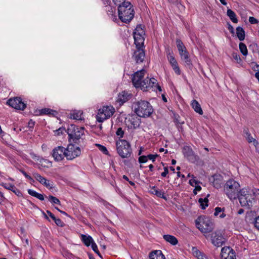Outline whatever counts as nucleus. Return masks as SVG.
I'll return each mask as SVG.
<instances>
[{
	"mask_svg": "<svg viewBox=\"0 0 259 259\" xmlns=\"http://www.w3.org/2000/svg\"><path fill=\"white\" fill-rule=\"evenodd\" d=\"M256 189H252L249 187H245L239 191L238 197L240 205L243 207L250 208L255 202Z\"/></svg>",
	"mask_w": 259,
	"mask_h": 259,
	"instance_id": "nucleus-1",
	"label": "nucleus"
},
{
	"mask_svg": "<svg viewBox=\"0 0 259 259\" xmlns=\"http://www.w3.org/2000/svg\"><path fill=\"white\" fill-rule=\"evenodd\" d=\"M118 13L120 20L124 23L130 22L135 15L133 6L129 2H123L118 5Z\"/></svg>",
	"mask_w": 259,
	"mask_h": 259,
	"instance_id": "nucleus-2",
	"label": "nucleus"
},
{
	"mask_svg": "<svg viewBox=\"0 0 259 259\" xmlns=\"http://www.w3.org/2000/svg\"><path fill=\"white\" fill-rule=\"evenodd\" d=\"M240 189L239 183L234 179H229L224 185V192L231 200L237 199Z\"/></svg>",
	"mask_w": 259,
	"mask_h": 259,
	"instance_id": "nucleus-3",
	"label": "nucleus"
},
{
	"mask_svg": "<svg viewBox=\"0 0 259 259\" xmlns=\"http://www.w3.org/2000/svg\"><path fill=\"white\" fill-rule=\"evenodd\" d=\"M133 107L135 112L141 117H149L153 112L152 106L146 101L141 100L136 102L134 103Z\"/></svg>",
	"mask_w": 259,
	"mask_h": 259,
	"instance_id": "nucleus-4",
	"label": "nucleus"
},
{
	"mask_svg": "<svg viewBox=\"0 0 259 259\" xmlns=\"http://www.w3.org/2000/svg\"><path fill=\"white\" fill-rule=\"evenodd\" d=\"M196 227L202 233L210 232L213 227V223L208 217L201 216L195 220Z\"/></svg>",
	"mask_w": 259,
	"mask_h": 259,
	"instance_id": "nucleus-5",
	"label": "nucleus"
},
{
	"mask_svg": "<svg viewBox=\"0 0 259 259\" xmlns=\"http://www.w3.org/2000/svg\"><path fill=\"white\" fill-rule=\"evenodd\" d=\"M116 145L117 153L121 158H128L131 156L132 149L127 141L119 139L116 141Z\"/></svg>",
	"mask_w": 259,
	"mask_h": 259,
	"instance_id": "nucleus-6",
	"label": "nucleus"
},
{
	"mask_svg": "<svg viewBox=\"0 0 259 259\" xmlns=\"http://www.w3.org/2000/svg\"><path fill=\"white\" fill-rule=\"evenodd\" d=\"M141 89L144 92L152 90L156 92L158 91L159 92H162L160 86L158 84L157 80L153 78L146 77L143 79V83L141 85Z\"/></svg>",
	"mask_w": 259,
	"mask_h": 259,
	"instance_id": "nucleus-7",
	"label": "nucleus"
},
{
	"mask_svg": "<svg viewBox=\"0 0 259 259\" xmlns=\"http://www.w3.org/2000/svg\"><path fill=\"white\" fill-rule=\"evenodd\" d=\"M67 133L70 139H72L74 142H76L84 136V128L71 124L68 126Z\"/></svg>",
	"mask_w": 259,
	"mask_h": 259,
	"instance_id": "nucleus-8",
	"label": "nucleus"
},
{
	"mask_svg": "<svg viewBox=\"0 0 259 259\" xmlns=\"http://www.w3.org/2000/svg\"><path fill=\"white\" fill-rule=\"evenodd\" d=\"M145 34L144 27L141 25H137L134 32L135 44L137 49L143 48Z\"/></svg>",
	"mask_w": 259,
	"mask_h": 259,
	"instance_id": "nucleus-9",
	"label": "nucleus"
},
{
	"mask_svg": "<svg viewBox=\"0 0 259 259\" xmlns=\"http://www.w3.org/2000/svg\"><path fill=\"white\" fill-rule=\"evenodd\" d=\"M114 112L115 109L113 106H103L99 110L97 115V119L99 122H102L112 116Z\"/></svg>",
	"mask_w": 259,
	"mask_h": 259,
	"instance_id": "nucleus-10",
	"label": "nucleus"
},
{
	"mask_svg": "<svg viewBox=\"0 0 259 259\" xmlns=\"http://www.w3.org/2000/svg\"><path fill=\"white\" fill-rule=\"evenodd\" d=\"M65 150L66 158L67 160H72L79 156L81 153L80 147L73 144L68 145Z\"/></svg>",
	"mask_w": 259,
	"mask_h": 259,
	"instance_id": "nucleus-11",
	"label": "nucleus"
},
{
	"mask_svg": "<svg viewBox=\"0 0 259 259\" xmlns=\"http://www.w3.org/2000/svg\"><path fill=\"white\" fill-rule=\"evenodd\" d=\"M52 155L54 159L56 161H60L64 158L66 157L65 148L63 146H58L55 147L52 152Z\"/></svg>",
	"mask_w": 259,
	"mask_h": 259,
	"instance_id": "nucleus-12",
	"label": "nucleus"
},
{
	"mask_svg": "<svg viewBox=\"0 0 259 259\" xmlns=\"http://www.w3.org/2000/svg\"><path fill=\"white\" fill-rule=\"evenodd\" d=\"M211 243L217 247H220L225 242V239L220 231H215L211 235Z\"/></svg>",
	"mask_w": 259,
	"mask_h": 259,
	"instance_id": "nucleus-13",
	"label": "nucleus"
},
{
	"mask_svg": "<svg viewBox=\"0 0 259 259\" xmlns=\"http://www.w3.org/2000/svg\"><path fill=\"white\" fill-rule=\"evenodd\" d=\"M145 72L146 71L144 69H142L140 71H137L134 74L132 77V82L136 88H140L141 89L143 83L142 78Z\"/></svg>",
	"mask_w": 259,
	"mask_h": 259,
	"instance_id": "nucleus-14",
	"label": "nucleus"
},
{
	"mask_svg": "<svg viewBox=\"0 0 259 259\" xmlns=\"http://www.w3.org/2000/svg\"><path fill=\"white\" fill-rule=\"evenodd\" d=\"M7 104L12 107L18 110H23L26 108V104L22 102L20 98L18 97L9 99L7 102Z\"/></svg>",
	"mask_w": 259,
	"mask_h": 259,
	"instance_id": "nucleus-15",
	"label": "nucleus"
},
{
	"mask_svg": "<svg viewBox=\"0 0 259 259\" xmlns=\"http://www.w3.org/2000/svg\"><path fill=\"white\" fill-rule=\"evenodd\" d=\"M221 256L222 259H236L235 252L228 246H225L222 248Z\"/></svg>",
	"mask_w": 259,
	"mask_h": 259,
	"instance_id": "nucleus-16",
	"label": "nucleus"
},
{
	"mask_svg": "<svg viewBox=\"0 0 259 259\" xmlns=\"http://www.w3.org/2000/svg\"><path fill=\"white\" fill-rule=\"evenodd\" d=\"M209 181L214 187L219 189L223 183V177L220 175L215 174L209 179Z\"/></svg>",
	"mask_w": 259,
	"mask_h": 259,
	"instance_id": "nucleus-17",
	"label": "nucleus"
},
{
	"mask_svg": "<svg viewBox=\"0 0 259 259\" xmlns=\"http://www.w3.org/2000/svg\"><path fill=\"white\" fill-rule=\"evenodd\" d=\"M183 152L185 157L190 161H194L196 159L195 155L192 148L189 146H185L183 149Z\"/></svg>",
	"mask_w": 259,
	"mask_h": 259,
	"instance_id": "nucleus-18",
	"label": "nucleus"
},
{
	"mask_svg": "<svg viewBox=\"0 0 259 259\" xmlns=\"http://www.w3.org/2000/svg\"><path fill=\"white\" fill-rule=\"evenodd\" d=\"M131 96L132 95L131 94L125 91H122L118 94L117 101L119 103L120 105L123 104L131 98Z\"/></svg>",
	"mask_w": 259,
	"mask_h": 259,
	"instance_id": "nucleus-19",
	"label": "nucleus"
},
{
	"mask_svg": "<svg viewBox=\"0 0 259 259\" xmlns=\"http://www.w3.org/2000/svg\"><path fill=\"white\" fill-rule=\"evenodd\" d=\"M137 50H138L134 53V57L137 63L141 64L143 62L145 57V53L143 48Z\"/></svg>",
	"mask_w": 259,
	"mask_h": 259,
	"instance_id": "nucleus-20",
	"label": "nucleus"
},
{
	"mask_svg": "<svg viewBox=\"0 0 259 259\" xmlns=\"http://www.w3.org/2000/svg\"><path fill=\"white\" fill-rule=\"evenodd\" d=\"M191 105L192 108L194 110V111L198 113L200 115L203 114V110L201 108L200 104L198 103L197 101H196V100H193L191 101Z\"/></svg>",
	"mask_w": 259,
	"mask_h": 259,
	"instance_id": "nucleus-21",
	"label": "nucleus"
},
{
	"mask_svg": "<svg viewBox=\"0 0 259 259\" xmlns=\"http://www.w3.org/2000/svg\"><path fill=\"white\" fill-rule=\"evenodd\" d=\"M80 239L87 246H89L94 241L93 238L89 235L81 234Z\"/></svg>",
	"mask_w": 259,
	"mask_h": 259,
	"instance_id": "nucleus-22",
	"label": "nucleus"
},
{
	"mask_svg": "<svg viewBox=\"0 0 259 259\" xmlns=\"http://www.w3.org/2000/svg\"><path fill=\"white\" fill-rule=\"evenodd\" d=\"M193 254L198 259H208L207 257L201 252L197 247H193L192 248Z\"/></svg>",
	"mask_w": 259,
	"mask_h": 259,
	"instance_id": "nucleus-23",
	"label": "nucleus"
},
{
	"mask_svg": "<svg viewBox=\"0 0 259 259\" xmlns=\"http://www.w3.org/2000/svg\"><path fill=\"white\" fill-rule=\"evenodd\" d=\"M163 238L166 242L172 245H176L178 243V239L174 236L168 234L164 235Z\"/></svg>",
	"mask_w": 259,
	"mask_h": 259,
	"instance_id": "nucleus-24",
	"label": "nucleus"
},
{
	"mask_svg": "<svg viewBox=\"0 0 259 259\" xmlns=\"http://www.w3.org/2000/svg\"><path fill=\"white\" fill-rule=\"evenodd\" d=\"M150 259H165L164 255L160 250H155L150 253Z\"/></svg>",
	"mask_w": 259,
	"mask_h": 259,
	"instance_id": "nucleus-25",
	"label": "nucleus"
},
{
	"mask_svg": "<svg viewBox=\"0 0 259 259\" xmlns=\"http://www.w3.org/2000/svg\"><path fill=\"white\" fill-rule=\"evenodd\" d=\"M82 112L78 110H73L69 114L71 119L82 120Z\"/></svg>",
	"mask_w": 259,
	"mask_h": 259,
	"instance_id": "nucleus-26",
	"label": "nucleus"
},
{
	"mask_svg": "<svg viewBox=\"0 0 259 259\" xmlns=\"http://www.w3.org/2000/svg\"><path fill=\"white\" fill-rule=\"evenodd\" d=\"M236 35L240 41H242L244 39L245 31L242 27H237L236 28Z\"/></svg>",
	"mask_w": 259,
	"mask_h": 259,
	"instance_id": "nucleus-27",
	"label": "nucleus"
},
{
	"mask_svg": "<svg viewBox=\"0 0 259 259\" xmlns=\"http://www.w3.org/2000/svg\"><path fill=\"white\" fill-rule=\"evenodd\" d=\"M227 15L229 17L230 20L234 23H238V19L236 17L235 13L231 9H228L227 11Z\"/></svg>",
	"mask_w": 259,
	"mask_h": 259,
	"instance_id": "nucleus-28",
	"label": "nucleus"
},
{
	"mask_svg": "<svg viewBox=\"0 0 259 259\" xmlns=\"http://www.w3.org/2000/svg\"><path fill=\"white\" fill-rule=\"evenodd\" d=\"M151 193L156 195L158 197L164 199L165 198V197L164 195V192L162 190H158L155 187H153L151 188Z\"/></svg>",
	"mask_w": 259,
	"mask_h": 259,
	"instance_id": "nucleus-29",
	"label": "nucleus"
},
{
	"mask_svg": "<svg viewBox=\"0 0 259 259\" xmlns=\"http://www.w3.org/2000/svg\"><path fill=\"white\" fill-rule=\"evenodd\" d=\"M0 185L4 187L5 189L7 190H11L16 193V190H17V189L15 187L14 185L12 184L2 183L0 184Z\"/></svg>",
	"mask_w": 259,
	"mask_h": 259,
	"instance_id": "nucleus-30",
	"label": "nucleus"
},
{
	"mask_svg": "<svg viewBox=\"0 0 259 259\" xmlns=\"http://www.w3.org/2000/svg\"><path fill=\"white\" fill-rule=\"evenodd\" d=\"M200 205L202 209H204L208 206V200L207 197L204 198H200L198 200Z\"/></svg>",
	"mask_w": 259,
	"mask_h": 259,
	"instance_id": "nucleus-31",
	"label": "nucleus"
},
{
	"mask_svg": "<svg viewBox=\"0 0 259 259\" xmlns=\"http://www.w3.org/2000/svg\"><path fill=\"white\" fill-rule=\"evenodd\" d=\"M33 177L38 181L40 184H42L45 183V180L46 179L43 177H42L37 172H34L33 174Z\"/></svg>",
	"mask_w": 259,
	"mask_h": 259,
	"instance_id": "nucleus-32",
	"label": "nucleus"
},
{
	"mask_svg": "<svg viewBox=\"0 0 259 259\" xmlns=\"http://www.w3.org/2000/svg\"><path fill=\"white\" fill-rule=\"evenodd\" d=\"M41 114H46V115H54L57 113V112L52 109L48 108H44L41 110Z\"/></svg>",
	"mask_w": 259,
	"mask_h": 259,
	"instance_id": "nucleus-33",
	"label": "nucleus"
},
{
	"mask_svg": "<svg viewBox=\"0 0 259 259\" xmlns=\"http://www.w3.org/2000/svg\"><path fill=\"white\" fill-rule=\"evenodd\" d=\"M179 53L181 56V59L184 60L185 63H189V54L187 50H185L184 51H183V52H180Z\"/></svg>",
	"mask_w": 259,
	"mask_h": 259,
	"instance_id": "nucleus-34",
	"label": "nucleus"
},
{
	"mask_svg": "<svg viewBox=\"0 0 259 259\" xmlns=\"http://www.w3.org/2000/svg\"><path fill=\"white\" fill-rule=\"evenodd\" d=\"M239 50H240V52H241V53L243 55L246 56L248 54V51H247V47H246V45L242 42H240L239 44Z\"/></svg>",
	"mask_w": 259,
	"mask_h": 259,
	"instance_id": "nucleus-35",
	"label": "nucleus"
},
{
	"mask_svg": "<svg viewBox=\"0 0 259 259\" xmlns=\"http://www.w3.org/2000/svg\"><path fill=\"white\" fill-rule=\"evenodd\" d=\"M176 42L179 53L183 52V51L186 50V47L181 40H177Z\"/></svg>",
	"mask_w": 259,
	"mask_h": 259,
	"instance_id": "nucleus-36",
	"label": "nucleus"
},
{
	"mask_svg": "<svg viewBox=\"0 0 259 259\" xmlns=\"http://www.w3.org/2000/svg\"><path fill=\"white\" fill-rule=\"evenodd\" d=\"M49 200L52 203L54 204H58L60 205V200L56 197L50 195L49 196Z\"/></svg>",
	"mask_w": 259,
	"mask_h": 259,
	"instance_id": "nucleus-37",
	"label": "nucleus"
},
{
	"mask_svg": "<svg viewBox=\"0 0 259 259\" xmlns=\"http://www.w3.org/2000/svg\"><path fill=\"white\" fill-rule=\"evenodd\" d=\"M45 181V183H43L42 185L45 186L47 188L49 189H51L53 188L54 183L52 181H51L47 179H46Z\"/></svg>",
	"mask_w": 259,
	"mask_h": 259,
	"instance_id": "nucleus-38",
	"label": "nucleus"
},
{
	"mask_svg": "<svg viewBox=\"0 0 259 259\" xmlns=\"http://www.w3.org/2000/svg\"><path fill=\"white\" fill-rule=\"evenodd\" d=\"M192 179L189 180V184L193 187L196 186L198 184H199L200 182L196 179V178L194 176H192Z\"/></svg>",
	"mask_w": 259,
	"mask_h": 259,
	"instance_id": "nucleus-39",
	"label": "nucleus"
},
{
	"mask_svg": "<svg viewBox=\"0 0 259 259\" xmlns=\"http://www.w3.org/2000/svg\"><path fill=\"white\" fill-rule=\"evenodd\" d=\"M168 59L169 60V63L171 64V65H174L175 64L177 63V62H176V60L174 56V55L170 53H169L168 55Z\"/></svg>",
	"mask_w": 259,
	"mask_h": 259,
	"instance_id": "nucleus-40",
	"label": "nucleus"
},
{
	"mask_svg": "<svg viewBox=\"0 0 259 259\" xmlns=\"http://www.w3.org/2000/svg\"><path fill=\"white\" fill-rule=\"evenodd\" d=\"M65 131V128L63 127H60L58 130H56L54 131L55 135L56 136H59L60 134H62Z\"/></svg>",
	"mask_w": 259,
	"mask_h": 259,
	"instance_id": "nucleus-41",
	"label": "nucleus"
},
{
	"mask_svg": "<svg viewBox=\"0 0 259 259\" xmlns=\"http://www.w3.org/2000/svg\"><path fill=\"white\" fill-rule=\"evenodd\" d=\"M245 137L248 143H251L255 139L253 138L248 132L245 133Z\"/></svg>",
	"mask_w": 259,
	"mask_h": 259,
	"instance_id": "nucleus-42",
	"label": "nucleus"
},
{
	"mask_svg": "<svg viewBox=\"0 0 259 259\" xmlns=\"http://www.w3.org/2000/svg\"><path fill=\"white\" fill-rule=\"evenodd\" d=\"M97 146L99 147L101 151H102L105 154H108V150L105 146L101 145L100 144H97Z\"/></svg>",
	"mask_w": 259,
	"mask_h": 259,
	"instance_id": "nucleus-43",
	"label": "nucleus"
},
{
	"mask_svg": "<svg viewBox=\"0 0 259 259\" xmlns=\"http://www.w3.org/2000/svg\"><path fill=\"white\" fill-rule=\"evenodd\" d=\"M148 156H141L139 157V162L140 163H145L148 160Z\"/></svg>",
	"mask_w": 259,
	"mask_h": 259,
	"instance_id": "nucleus-44",
	"label": "nucleus"
},
{
	"mask_svg": "<svg viewBox=\"0 0 259 259\" xmlns=\"http://www.w3.org/2000/svg\"><path fill=\"white\" fill-rule=\"evenodd\" d=\"M54 221L56 224L58 226L63 227L64 226V223L60 219L55 218Z\"/></svg>",
	"mask_w": 259,
	"mask_h": 259,
	"instance_id": "nucleus-45",
	"label": "nucleus"
},
{
	"mask_svg": "<svg viewBox=\"0 0 259 259\" xmlns=\"http://www.w3.org/2000/svg\"><path fill=\"white\" fill-rule=\"evenodd\" d=\"M91 247L92 248V249L97 253L99 254V251L98 249L97 245L95 243V242L94 241L91 244Z\"/></svg>",
	"mask_w": 259,
	"mask_h": 259,
	"instance_id": "nucleus-46",
	"label": "nucleus"
},
{
	"mask_svg": "<svg viewBox=\"0 0 259 259\" xmlns=\"http://www.w3.org/2000/svg\"><path fill=\"white\" fill-rule=\"evenodd\" d=\"M148 159L152 160V162H154L155 160L156 157L158 156L157 154H149L147 155Z\"/></svg>",
	"mask_w": 259,
	"mask_h": 259,
	"instance_id": "nucleus-47",
	"label": "nucleus"
},
{
	"mask_svg": "<svg viewBox=\"0 0 259 259\" xmlns=\"http://www.w3.org/2000/svg\"><path fill=\"white\" fill-rule=\"evenodd\" d=\"M249 22L251 24H257L258 22V20L253 17H249Z\"/></svg>",
	"mask_w": 259,
	"mask_h": 259,
	"instance_id": "nucleus-48",
	"label": "nucleus"
},
{
	"mask_svg": "<svg viewBox=\"0 0 259 259\" xmlns=\"http://www.w3.org/2000/svg\"><path fill=\"white\" fill-rule=\"evenodd\" d=\"M19 170L25 177V178L29 179V180L33 181V179L30 176L27 175L24 170L23 169H20Z\"/></svg>",
	"mask_w": 259,
	"mask_h": 259,
	"instance_id": "nucleus-49",
	"label": "nucleus"
},
{
	"mask_svg": "<svg viewBox=\"0 0 259 259\" xmlns=\"http://www.w3.org/2000/svg\"><path fill=\"white\" fill-rule=\"evenodd\" d=\"M259 66H254V67L253 68V69L254 71H256V72L255 74V76L256 78L258 79L259 81V69H258V67Z\"/></svg>",
	"mask_w": 259,
	"mask_h": 259,
	"instance_id": "nucleus-50",
	"label": "nucleus"
},
{
	"mask_svg": "<svg viewBox=\"0 0 259 259\" xmlns=\"http://www.w3.org/2000/svg\"><path fill=\"white\" fill-rule=\"evenodd\" d=\"M194 187L195 189L193 190V193L195 195H196L197 194V192L200 191L201 190V187L199 185V184L196 185V186H194Z\"/></svg>",
	"mask_w": 259,
	"mask_h": 259,
	"instance_id": "nucleus-51",
	"label": "nucleus"
},
{
	"mask_svg": "<svg viewBox=\"0 0 259 259\" xmlns=\"http://www.w3.org/2000/svg\"><path fill=\"white\" fill-rule=\"evenodd\" d=\"M116 135L122 137L124 135V132L122 130L121 128H118L116 131Z\"/></svg>",
	"mask_w": 259,
	"mask_h": 259,
	"instance_id": "nucleus-52",
	"label": "nucleus"
},
{
	"mask_svg": "<svg viewBox=\"0 0 259 259\" xmlns=\"http://www.w3.org/2000/svg\"><path fill=\"white\" fill-rule=\"evenodd\" d=\"M222 209L221 208L219 207H217L215 208V212L214 213V215L215 216H217V215H218L219 214V213L222 212Z\"/></svg>",
	"mask_w": 259,
	"mask_h": 259,
	"instance_id": "nucleus-53",
	"label": "nucleus"
},
{
	"mask_svg": "<svg viewBox=\"0 0 259 259\" xmlns=\"http://www.w3.org/2000/svg\"><path fill=\"white\" fill-rule=\"evenodd\" d=\"M28 193L29 195L33 196V197H36L37 194L38 193L37 192H36L34 190H31V189H29L28 190Z\"/></svg>",
	"mask_w": 259,
	"mask_h": 259,
	"instance_id": "nucleus-54",
	"label": "nucleus"
},
{
	"mask_svg": "<svg viewBox=\"0 0 259 259\" xmlns=\"http://www.w3.org/2000/svg\"><path fill=\"white\" fill-rule=\"evenodd\" d=\"M254 225L255 227L259 230V216L255 218Z\"/></svg>",
	"mask_w": 259,
	"mask_h": 259,
	"instance_id": "nucleus-55",
	"label": "nucleus"
},
{
	"mask_svg": "<svg viewBox=\"0 0 259 259\" xmlns=\"http://www.w3.org/2000/svg\"><path fill=\"white\" fill-rule=\"evenodd\" d=\"M168 173V168L167 167H164V171L161 173V175L162 177H165L166 176V175H167Z\"/></svg>",
	"mask_w": 259,
	"mask_h": 259,
	"instance_id": "nucleus-56",
	"label": "nucleus"
},
{
	"mask_svg": "<svg viewBox=\"0 0 259 259\" xmlns=\"http://www.w3.org/2000/svg\"><path fill=\"white\" fill-rule=\"evenodd\" d=\"M173 69L177 74H180V69L179 66H173Z\"/></svg>",
	"mask_w": 259,
	"mask_h": 259,
	"instance_id": "nucleus-57",
	"label": "nucleus"
},
{
	"mask_svg": "<svg viewBox=\"0 0 259 259\" xmlns=\"http://www.w3.org/2000/svg\"><path fill=\"white\" fill-rule=\"evenodd\" d=\"M252 143L256 149L259 148V143L257 141L254 139Z\"/></svg>",
	"mask_w": 259,
	"mask_h": 259,
	"instance_id": "nucleus-58",
	"label": "nucleus"
},
{
	"mask_svg": "<svg viewBox=\"0 0 259 259\" xmlns=\"http://www.w3.org/2000/svg\"><path fill=\"white\" fill-rule=\"evenodd\" d=\"M35 197L40 200H43L44 199V197L43 195H42L41 194L38 193L37 194Z\"/></svg>",
	"mask_w": 259,
	"mask_h": 259,
	"instance_id": "nucleus-59",
	"label": "nucleus"
},
{
	"mask_svg": "<svg viewBox=\"0 0 259 259\" xmlns=\"http://www.w3.org/2000/svg\"><path fill=\"white\" fill-rule=\"evenodd\" d=\"M47 213L53 220L55 219L56 217L50 211L47 210Z\"/></svg>",
	"mask_w": 259,
	"mask_h": 259,
	"instance_id": "nucleus-60",
	"label": "nucleus"
},
{
	"mask_svg": "<svg viewBox=\"0 0 259 259\" xmlns=\"http://www.w3.org/2000/svg\"><path fill=\"white\" fill-rule=\"evenodd\" d=\"M113 1L116 5H119L123 2H125V0H113Z\"/></svg>",
	"mask_w": 259,
	"mask_h": 259,
	"instance_id": "nucleus-61",
	"label": "nucleus"
},
{
	"mask_svg": "<svg viewBox=\"0 0 259 259\" xmlns=\"http://www.w3.org/2000/svg\"><path fill=\"white\" fill-rule=\"evenodd\" d=\"M228 29H229V31L232 33H234V28H233V27L231 25H230V24L229 25Z\"/></svg>",
	"mask_w": 259,
	"mask_h": 259,
	"instance_id": "nucleus-62",
	"label": "nucleus"
},
{
	"mask_svg": "<svg viewBox=\"0 0 259 259\" xmlns=\"http://www.w3.org/2000/svg\"><path fill=\"white\" fill-rule=\"evenodd\" d=\"M219 1L222 5H223L224 6L227 5V2H226L225 0H219Z\"/></svg>",
	"mask_w": 259,
	"mask_h": 259,
	"instance_id": "nucleus-63",
	"label": "nucleus"
},
{
	"mask_svg": "<svg viewBox=\"0 0 259 259\" xmlns=\"http://www.w3.org/2000/svg\"><path fill=\"white\" fill-rule=\"evenodd\" d=\"M243 212H244V210L243 209L241 208V209H239L237 213L239 214H241L243 213Z\"/></svg>",
	"mask_w": 259,
	"mask_h": 259,
	"instance_id": "nucleus-64",
	"label": "nucleus"
}]
</instances>
